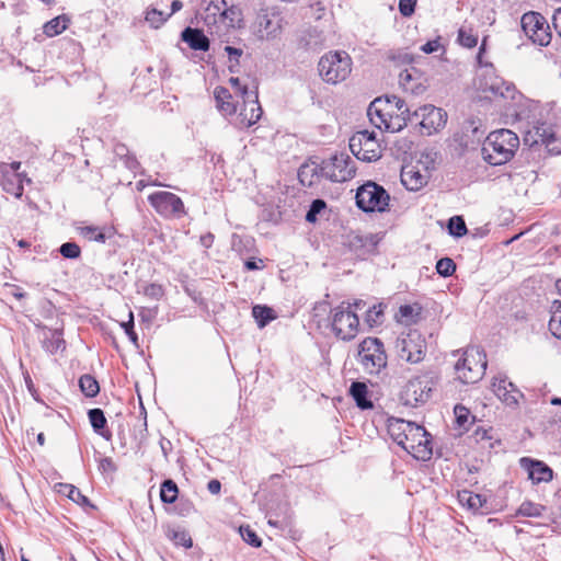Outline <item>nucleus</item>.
<instances>
[{"instance_id": "a211bd4d", "label": "nucleus", "mask_w": 561, "mask_h": 561, "mask_svg": "<svg viewBox=\"0 0 561 561\" xmlns=\"http://www.w3.org/2000/svg\"><path fill=\"white\" fill-rule=\"evenodd\" d=\"M241 98L244 107L240 112V122L247 127L254 125L262 116L263 111L257 100V92L249 90L248 87L241 89Z\"/></svg>"}, {"instance_id": "c03bdc74", "label": "nucleus", "mask_w": 561, "mask_h": 561, "mask_svg": "<svg viewBox=\"0 0 561 561\" xmlns=\"http://www.w3.org/2000/svg\"><path fill=\"white\" fill-rule=\"evenodd\" d=\"M448 231L451 236L462 237L467 233L465 220L460 216H454L448 220Z\"/></svg>"}, {"instance_id": "b1692460", "label": "nucleus", "mask_w": 561, "mask_h": 561, "mask_svg": "<svg viewBox=\"0 0 561 561\" xmlns=\"http://www.w3.org/2000/svg\"><path fill=\"white\" fill-rule=\"evenodd\" d=\"M181 37L194 50L207 51L209 49V39L198 28L186 27L182 32Z\"/></svg>"}, {"instance_id": "cd10ccee", "label": "nucleus", "mask_w": 561, "mask_h": 561, "mask_svg": "<svg viewBox=\"0 0 561 561\" xmlns=\"http://www.w3.org/2000/svg\"><path fill=\"white\" fill-rule=\"evenodd\" d=\"M321 176L320 165L316 163L302 164L298 170V179L304 186L311 187L318 184Z\"/></svg>"}, {"instance_id": "f8f14e48", "label": "nucleus", "mask_w": 561, "mask_h": 561, "mask_svg": "<svg viewBox=\"0 0 561 561\" xmlns=\"http://www.w3.org/2000/svg\"><path fill=\"white\" fill-rule=\"evenodd\" d=\"M520 26L525 35L536 45L547 46L551 41L550 27L547 20L538 12L524 13Z\"/></svg>"}, {"instance_id": "864d4df0", "label": "nucleus", "mask_w": 561, "mask_h": 561, "mask_svg": "<svg viewBox=\"0 0 561 561\" xmlns=\"http://www.w3.org/2000/svg\"><path fill=\"white\" fill-rule=\"evenodd\" d=\"M222 19L221 21L229 20V25L234 26L237 23L241 21L240 15L241 12L236 7H227V3L225 2V10H222Z\"/></svg>"}, {"instance_id": "f03ea898", "label": "nucleus", "mask_w": 561, "mask_h": 561, "mask_svg": "<svg viewBox=\"0 0 561 561\" xmlns=\"http://www.w3.org/2000/svg\"><path fill=\"white\" fill-rule=\"evenodd\" d=\"M486 365V356L480 347H468L455 365L457 378L463 383H476L483 377Z\"/></svg>"}, {"instance_id": "dca6fc26", "label": "nucleus", "mask_w": 561, "mask_h": 561, "mask_svg": "<svg viewBox=\"0 0 561 561\" xmlns=\"http://www.w3.org/2000/svg\"><path fill=\"white\" fill-rule=\"evenodd\" d=\"M492 390L506 407L513 409H516L519 400L524 398L522 391L506 376L494 377Z\"/></svg>"}, {"instance_id": "0e129e2a", "label": "nucleus", "mask_w": 561, "mask_h": 561, "mask_svg": "<svg viewBox=\"0 0 561 561\" xmlns=\"http://www.w3.org/2000/svg\"><path fill=\"white\" fill-rule=\"evenodd\" d=\"M225 50L227 51L230 60L238 61V58L242 55V50L232 46H226Z\"/></svg>"}, {"instance_id": "8fccbe9b", "label": "nucleus", "mask_w": 561, "mask_h": 561, "mask_svg": "<svg viewBox=\"0 0 561 561\" xmlns=\"http://www.w3.org/2000/svg\"><path fill=\"white\" fill-rule=\"evenodd\" d=\"M59 252L65 259H78L81 255V249L75 242L62 243L59 248Z\"/></svg>"}, {"instance_id": "c9c22d12", "label": "nucleus", "mask_w": 561, "mask_h": 561, "mask_svg": "<svg viewBox=\"0 0 561 561\" xmlns=\"http://www.w3.org/2000/svg\"><path fill=\"white\" fill-rule=\"evenodd\" d=\"M68 22L69 19L66 15L56 16L45 23L44 33L49 37L56 36L67 28Z\"/></svg>"}, {"instance_id": "09e8293b", "label": "nucleus", "mask_w": 561, "mask_h": 561, "mask_svg": "<svg viewBox=\"0 0 561 561\" xmlns=\"http://www.w3.org/2000/svg\"><path fill=\"white\" fill-rule=\"evenodd\" d=\"M240 535L242 539L251 545L252 547L259 548L262 545V540L257 534L250 526H240Z\"/></svg>"}, {"instance_id": "a19ab883", "label": "nucleus", "mask_w": 561, "mask_h": 561, "mask_svg": "<svg viewBox=\"0 0 561 561\" xmlns=\"http://www.w3.org/2000/svg\"><path fill=\"white\" fill-rule=\"evenodd\" d=\"M79 387L82 393L88 398L95 397L100 391L99 382L91 375L81 376L79 379Z\"/></svg>"}, {"instance_id": "9b49d317", "label": "nucleus", "mask_w": 561, "mask_h": 561, "mask_svg": "<svg viewBox=\"0 0 561 561\" xmlns=\"http://www.w3.org/2000/svg\"><path fill=\"white\" fill-rule=\"evenodd\" d=\"M350 150L362 161L373 162L381 157L380 145L374 133L360 130L350 138Z\"/></svg>"}, {"instance_id": "aec40b11", "label": "nucleus", "mask_w": 561, "mask_h": 561, "mask_svg": "<svg viewBox=\"0 0 561 561\" xmlns=\"http://www.w3.org/2000/svg\"><path fill=\"white\" fill-rule=\"evenodd\" d=\"M483 135L484 130L480 129L474 121H468L463 124L461 131L455 135V140L458 141L462 148H469L479 144Z\"/></svg>"}, {"instance_id": "ea45409f", "label": "nucleus", "mask_w": 561, "mask_h": 561, "mask_svg": "<svg viewBox=\"0 0 561 561\" xmlns=\"http://www.w3.org/2000/svg\"><path fill=\"white\" fill-rule=\"evenodd\" d=\"M179 489L176 483L171 480H164L161 484L160 497L163 503L172 504L176 501Z\"/></svg>"}, {"instance_id": "13d9d810", "label": "nucleus", "mask_w": 561, "mask_h": 561, "mask_svg": "<svg viewBox=\"0 0 561 561\" xmlns=\"http://www.w3.org/2000/svg\"><path fill=\"white\" fill-rule=\"evenodd\" d=\"M381 314H382V310L380 309V306L379 307L373 306L371 308H369L367 310V314H366L367 323L370 327L376 324V323H378L379 318L381 317Z\"/></svg>"}, {"instance_id": "37998d69", "label": "nucleus", "mask_w": 561, "mask_h": 561, "mask_svg": "<svg viewBox=\"0 0 561 561\" xmlns=\"http://www.w3.org/2000/svg\"><path fill=\"white\" fill-rule=\"evenodd\" d=\"M59 492L66 494L71 501L79 505H90L89 499L72 484H60Z\"/></svg>"}, {"instance_id": "ddd939ff", "label": "nucleus", "mask_w": 561, "mask_h": 561, "mask_svg": "<svg viewBox=\"0 0 561 561\" xmlns=\"http://www.w3.org/2000/svg\"><path fill=\"white\" fill-rule=\"evenodd\" d=\"M433 389V382L427 376L410 379L400 393V401L407 407H417L425 403Z\"/></svg>"}, {"instance_id": "5fc2aeb1", "label": "nucleus", "mask_w": 561, "mask_h": 561, "mask_svg": "<svg viewBox=\"0 0 561 561\" xmlns=\"http://www.w3.org/2000/svg\"><path fill=\"white\" fill-rule=\"evenodd\" d=\"M325 202L323 199H314L309 210L306 214V220L309 222H314L317 220L318 214L325 208Z\"/></svg>"}, {"instance_id": "2eb2a0df", "label": "nucleus", "mask_w": 561, "mask_h": 561, "mask_svg": "<svg viewBox=\"0 0 561 561\" xmlns=\"http://www.w3.org/2000/svg\"><path fill=\"white\" fill-rule=\"evenodd\" d=\"M413 119H421L420 125L426 130L427 135H432L442 129L447 122V114L439 107L434 105H424L412 113Z\"/></svg>"}, {"instance_id": "603ef678", "label": "nucleus", "mask_w": 561, "mask_h": 561, "mask_svg": "<svg viewBox=\"0 0 561 561\" xmlns=\"http://www.w3.org/2000/svg\"><path fill=\"white\" fill-rule=\"evenodd\" d=\"M454 413L457 424L468 430L467 425L469 424L470 411L466 407L457 404L454 409Z\"/></svg>"}, {"instance_id": "5701e85b", "label": "nucleus", "mask_w": 561, "mask_h": 561, "mask_svg": "<svg viewBox=\"0 0 561 561\" xmlns=\"http://www.w3.org/2000/svg\"><path fill=\"white\" fill-rule=\"evenodd\" d=\"M417 70L414 68L405 69L399 75V84L405 91L411 94H421L425 91V85L420 81V77H415Z\"/></svg>"}, {"instance_id": "69168bd1", "label": "nucleus", "mask_w": 561, "mask_h": 561, "mask_svg": "<svg viewBox=\"0 0 561 561\" xmlns=\"http://www.w3.org/2000/svg\"><path fill=\"white\" fill-rule=\"evenodd\" d=\"M207 489L211 494H218L221 489V483L216 479L210 480L207 484Z\"/></svg>"}, {"instance_id": "a18cd8bd", "label": "nucleus", "mask_w": 561, "mask_h": 561, "mask_svg": "<svg viewBox=\"0 0 561 561\" xmlns=\"http://www.w3.org/2000/svg\"><path fill=\"white\" fill-rule=\"evenodd\" d=\"M436 271L440 276L448 277L455 273L456 264L450 257H443L437 261Z\"/></svg>"}, {"instance_id": "58836bf2", "label": "nucleus", "mask_w": 561, "mask_h": 561, "mask_svg": "<svg viewBox=\"0 0 561 561\" xmlns=\"http://www.w3.org/2000/svg\"><path fill=\"white\" fill-rule=\"evenodd\" d=\"M252 314L260 328L265 327L270 321L275 319V312L267 306L256 305L252 309Z\"/></svg>"}, {"instance_id": "338daca9", "label": "nucleus", "mask_w": 561, "mask_h": 561, "mask_svg": "<svg viewBox=\"0 0 561 561\" xmlns=\"http://www.w3.org/2000/svg\"><path fill=\"white\" fill-rule=\"evenodd\" d=\"M552 22H553V26L557 31L561 30V8L557 9L554 11Z\"/></svg>"}, {"instance_id": "de8ad7c7", "label": "nucleus", "mask_w": 561, "mask_h": 561, "mask_svg": "<svg viewBox=\"0 0 561 561\" xmlns=\"http://www.w3.org/2000/svg\"><path fill=\"white\" fill-rule=\"evenodd\" d=\"M543 506L531 502H524L519 508L518 514L528 517H540L542 515Z\"/></svg>"}, {"instance_id": "412c9836", "label": "nucleus", "mask_w": 561, "mask_h": 561, "mask_svg": "<svg viewBox=\"0 0 561 561\" xmlns=\"http://www.w3.org/2000/svg\"><path fill=\"white\" fill-rule=\"evenodd\" d=\"M400 176L403 186L412 192L421 190L427 183L428 179L426 174H423L413 165L403 167Z\"/></svg>"}, {"instance_id": "f257e3e1", "label": "nucleus", "mask_w": 561, "mask_h": 561, "mask_svg": "<svg viewBox=\"0 0 561 561\" xmlns=\"http://www.w3.org/2000/svg\"><path fill=\"white\" fill-rule=\"evenodd\" d=\"M519 147L518 136L510 129L491 131L483 141L482 158L491 165H502L512 160Z\"/></svg>"}, {"instance_id": "473e14b6", "label": "nucleus", "mask_w": 561, "mask_h": 561, "mask_svg": "<svg viewBox=\"0 0 561 561\" xmlns=\"http://www.w3.org/2000/svg\"><path fill=\"white\" fill-rule=\"evenodd\" d=\"M350 393L358 408L363 410L373 408L371 401L367 399L368 389L364 382H353L350 388Z\"/></svg>"}, {"instance_id": "6e6552de", "label": "nucleus", "mask_w": 561, "mask_h": 561, "mask_svg": "<svg viewBox=\"0 0 561 561\" xmlns=\"http://www.w3.org/2000/svg\"><path fill=\"white\" fill-rule=\"evenodd\" d=\"M396 351L399 359L409 364H417L425 357L426 341L420 332L410 331L397 340Z\"/></svg>"}, {"instance_id": "7ed1b4c3", "label": "nucleus", "mask_w": 561, "mask_h": 561, "mask_svg": "<svg viewBox=\"0 0 561 561\" xmlns=\"http://www.w3.org/2000/svg\"><path fill=\"white\" fill-rule=\"evenodd\" d=\"M320 77L331 84L344 81L352 71V59L345 51H330L318 64Z\"/></svg>"}, {"instance_id": "6e6d98bb", "label": "nucleus", "mask_w": 561, "mask_h": 561, "mask_svg": "<svg viewBox=\"0 0 561 561\" xmlns=\"http://www.w3.org/2000/svg\"><path fill=\"white\" fill-rule=\"evenodd\" d=\"M144 295L153 300H160L163 296V288L159 284H148L144 287Z\"/></svg>"}, {"instance_id": "e433bc0d", "label": "nucleus", "mask_w": 561, "mask_h": 561, "mask_svg": "<svg viewBox=\"0 0 561 561\" xmlns=\"http://www.w3.org/2000/svg\"><path fill=\"white\" fill-rule=\"evenodd\" d=\"M167 537L172 540L176 546H182L186 549L192 548L193 540L190 534L182 528H169Z\"/></svg>"}, {"instance_id": "c85d7f7f", "label": "nucleus", "mask_w": 561, "mask_h": 561, "mask_svg": "<svg viewBox=\"0 0 561 561\" xmlns=\"http://www.w3.org/2000/svg\"><path fill=\"white\" fill-rule=\"evenodd\" d=\"M413 116H412V113L409 111V112H400V113H396L394 116H388L386 117V123L385 124H380V127H378L379 129H385L387 131H390V133H397V131H400L402 130L408 122H413Z\"/></svg>"}, {"instance_id": "1a4fd4ad", "label": "nucleus", "mask_w": 561, "mask_h": 561, "mask_svg": "<svg viewBox=\"0 0 561 561\" xmlns=\"http://www.w3.org/2000/svg\"><path fill=\"white\" fill-rule=\"evenodd\" d=\"M402 111L409 112L405 102L397 95H387L375 99L368 106L367 115L373 125L380 127V124L386 123V117L394 116Z\"/></svg>"}, {"instance_id": "3c124183", "label": "nucleus", "mask_w": 561, "mask_h": 561, "mask_svg": "<svg viewBox=\"0 0 561 561\" xmlns=\"http://www.w3.org/2000/svg\"><path fill=\"white\" fill-rule=\"evenodd\" d=\"M169 15H165L162 11L152 9L147 12L146 21L153 27H159L163 24Z\"/></svg>"}, {"instance_id": "79ce46f5", "label": "nucleus", "mask_w": 561, "mask_h": 561, "mask_svg": "<svg viewBox=\"0 0 561 561\" xmlns=\"http://www.w3.org/2000/svg\"><path fill=\"white\" fill-rule=\"evenodd\" d=\"M552 316L549 321L550 332L561 340V300H554L552 304Z\"/></svg>"}, {"instance_id": "c756f323", "label": "nucleus", "mask_w": 561, "mask_h": 561, "mask_svg": "<svg viewBox=\"0 0 561 561\" xmlns=\"http://www.w3.org/2000/svg\"><path fill=\"white\" fill-rule=\"evenodd\" d=\"M412 422L389 417L387 421V430L391 438L400 445L403 439H407V430L410 427Z\"/></svg>"}, {"instance_id": "4c0bfd02", "label": "nucleus", "mask_w": 561, "mask_h": 561, "mask_svg": "<svg viewBox=\"0 0 561 561\" xmlns=\"http://www.w3.org/2000/svg\"><path fill=\"white\" fill-rule=\"evenodd\" d=\"M78 232L84 239L89 241H95L100 243H104L106 241V236L102 228L96 226H79L77 227Z\"/></svg>"}, {"instance_id": "6ab92c4d", "label": "nucleus", "mask_w": 561, "mask_h": 561, "mask_svg": "<svg viewBox=\"0 0 561 561\" xmlns=\"http://www.w3.org/2000/svg\"><path fill=\"white\" fill-rule=\"evenodd\" d=\"M519 463L534 483L549 482L552 480V470L542 461L524 457L519 460Z\"/></svg>"}, {"instance_id": "9d476101", "label": "nucleus", "mask_w": 561, "mask_h": 561, "mask_svg": "<svg viewBox=\"0 0 561 561\" xmlns=\"http://www.w3.org/2000/svg\"><path fill=\"white\" fill-rule=\"evenodd\" d=\"M331 327L337 339L351 341L358 333L359 320L350 305L347 307L342 305L332 311Z\"/></svg>"}, {"instance_id": "f3484780", "label": "nucleus", "mask_w": 561, "mask_h": 561, "mask_svg": "<svg viewBox=\"0 0 561 561\" xmlns=\"http://www.w3.org/2000/svg\"><path fill=\"white\" fill-rule=\"evenodd\" d=\"M283 19L276 12H268L266 10H262L255 20L254 26L255 32L260 38H274L276 37L283 27Z\"/></svg>"}, {"instance_id": "423d86ee", "label": "nucleus", "mask_w": 561, "mask_h": 561, "mask_svg": "<svg viewBox=\"0 0 561 561\" xmlns=\"http://www.w3.org/2000/svg\"><path fill=\"white\" fill-rule=\"evenodd\" d=\"M399 446L417 460L426 461L432 457L431 436L423 426L414 422L407 430V439Z\"/></svg>"}, {"instance_id": "bf43d9fd", "label": "nucleus", "mask_w": 561, "mask_h": 561, "mask_svg": "<svg viewBox=\"0 0 561 561\" xmlns=\"http://www.w3.org/2000/svg\"><path fill=\"white\" fill-rule=\"evenodd\" d=\"M398 317L400 321L409 322L414 317V308L410 305H403L399 308Z\"/></svg>"}, {"instance_id": "a878e982", "label": "nucleus", "mask_w": 561, "mask_h": 561, "mask_svg": "<svg viewBox=\"0 0 561 561\" xmlns=\"http://www.w3.org/2000/svg\"><path fill=\"white\" fill-rule=\"evenodd\" d=\"M1 172L3 190L15 197H21L23 194L22 174L9 172L8 170H2Z\"/></svg>"}, {"instance_id": "72a5a7b5", "label": "nucleus", "mask_w": 561, "mask_h": 561, "mask_svg": "<svg viewBox=\"0 0 561 561\" xmlns=\"http://www.w3.org/2000/svg\"><path fill=\"white\" fill-rule=\"evenodd\" d=\"M458 500L469 510L479 511L483 504L485 503V499H483L480 494H476L471 491L463 490L458 493Z\"/></svg>"}, {"instance_id": "e2e57ef3", "label": "nucleus", "mask_w": 561, "mask_h": 561, "mask_svg": "<svg viewBox=\"0 0 561 561\" xmlns=\"http://www.w3.org/2000/svg\"><path fill=\"white\" fill-rule=\"evenodd\" d=\"M100 468L103 471H115L116 470V467H115L113 460L111 458H108V457H105V458L101 459Z\"/></svg>"}, {"instance_id": "774afa93", "label": "nucleus", "mask_w": 561, "mask_h": 561, "mask_svg": "<svg viewBox=\"0 0 561 561\" xmlns=\"http://www.w3.org/2000/svg\"><path fill=\"white\" fill-rule=\"evenodd\" d=\"M21 167V162L19 161H14L10 164H3V169L2 170H8L9 172H13V173H19V169Z\"/></svg>"}, {"instance_id": "0eeeda50", "label": "nucleus", "mask_w": 561, "mask_h": 561, "mask_svg": "<svg viewBox=\"0 0 561 561\" xmlns=\"http://www.w3.org/2000/svg\"><path fill=\"white\" fill-rule=\"evenodd\" d=\"M320 170L322 176L331 182H346L355 175L356 167L347 153L341 152L323 160Z\"/></svg>"}, {"instance_id": "f704fd0d", "label": "nucleus", "mask_w": 561, "mask_h": 561, "mask_svg": "<svg viewBox=\"0 0 561 561\" xmlns=\"http://www.w3.org/2000/svg\"><path fill=\"white\" fill-rule=\"evenodd\" d=\"M65 340L61 337V333L58 330L51 331L50 336H46L43 341V348L50 354H55L59 350H65Z\"/></svg>"}, {"instance_id": "4d7b16f0", "label": "nucleus", "mask_w": 561, "mask_h": 561, "mask_svg": "<svg viewBox=\"0 0 561 561\" xmlns=\"http://www.w3.org/2000/svg\"><path fill=\"white\" fill-rule=\"evenodd\" d=\"M416 0H400L399 11L403 16H410L414 13Z\"/></svg>"}, {"instance_id": "bb28decb", "label": "nucleus", "mask_w": 561, "mask_h": 561, "mask_svg": "<svg viewBox=\"0 0 561 561\" xmlns=\"http://www.w3.org/2000/svg\"><path fill=\"white\" fill-rule=\"evenodd\" d=\"M214 95L217 107L224 115H233L237 112V105L231 102L232 95L228 89L217 87L214 91Z\"/></svg>"}, {"instance_id": "4be33fe9", "label": "nucleus", "mask_w": 561, "mask_h": 561, "mask_svg": "<svg viewBox=\"0 0 561 561\" xmlns=\"http://www.w3.org/2000/svg\"><path fill=\"white\" fill-rule=\"evenodd\" d=\"M479 89L486 93V98L491 96H501V98H508L511 94H513L514 89L507 84H505L501 79L494 77L490 79V82L488 80H480L479 82Z\"/></svg>"}, {"instance_id": "052dcab7", "label": "nucleus", "mask_w": 561, "mask_h": 561, "mask_svg": "<svg viewBox=\"0 0 561 561\" xmlns=\"http://www.w3.org/2000/svg\"><path fill=\"white\" fill-rule=\"evenodd\" d=\"M440 43L438 39L428 41L424 45L421 46V50L425 54H432L439 49Z\"/></svg>"}, {"instance_id": "2f4dec72", "label": "nucleus", "mask_w": 561, "mask_h": 561, "mask_svg": "<svg viewBox=\"0 0 561 561\" xmlns=\"http://www.w3.org/2000/svg\"><path fill=\"white\" fill-rule=\"evenodd\" d=\"M88 416L93 430L105 439H111L112 434L108 431H105L106 417L104 412L99 408L91 409L88 412Z\"/></svg>"}, {"instance_id": "4468645a", "label": "nucleus", "mask_w": 561, "mask_h": 561, "mask_svg": "<svg viewBox=\"0 0 561 561\" xmlns=\"http://www.w3.org/2000/svg\"><path fill=\"white\" fill-rule=\"evenodd\" d=\"M148 201L154 210L165 218H181L186 214L182 199L171 192L152 193Z\"/></svg>"}, {"instance_id": "393cba45", "label": "nucleus", "mask_w": 561, "mask_h": 561, "mask_svg": "<svg viewBox=\"0 0 561 561\" xmlns=\"http://www.w3.org/2000/svg\"><path fill=\"white\" fill-rule=\"evenodd\" d=\"M222 10H225V0H203L202 18L208 26L215 25L221 21Z\"/></svg>"}, {"instance_id": "680f3d73", "label": "nucleus", "mask_w": 561, "mask_h": 561, "mask_svg": "<svg viewBox=\"0 0 561 561\" xmlns=\"http://www.w3.org/2000/svg\"><path fill=\"white\" fill-rule=\"evenodd\" d=\"M128 318H129V323H130V328H129L130 330L127 331L126 334L129 337V340L131 341V343L137 345L138 336H137V334L134 331V314H133L131 311L129 312Z\"/></svg>"}, {"instance_id": "7c9ffc66", "label": "nucleus", "mask_w": 561, "mask_h": 561, "mask_svg": "<svg viewBox=\"0 0 561 561\" xmlns=\"http://www.w3.org/2000/svg\"><path fill=\"white\" fill-rule=\"evenodd\" d=\"M350 248L354 251H363V253L373 252L377 245V241L373 234H351L348 237Z\"/></svg>"}, {"instance_id": "49530a36", "label": "nucleus", "mask_w": 561, "mask_h": 561, "mask_svg": "<svg viewBox=\"0 0 561 561\" xmlns=\"http://www.w3.org/2000/svg\"><path fill=\"white\" fill-rule=\"evenodd\" d=\"M458 42L463 47L473 48L478 44V36L471 30L461 27L458 32Z\"/></svg>"}, {"instance_id": "20e7f679", "label": "nucleus", "mask_w": 561, "mask_h": 561, "mask_svg": "<svg viewBox=\"0 0 561 561\" xmlns=\"http://www.w3.org/2000/svg\"><path fill=\"white\" fill-rule=\"evenodd\" d=\"M356 205L366 213L385 211L389 205L390 196L379 184L368 181L356 191Z\"/></svg>"}, {"instance_id": "39448f33", "label": "nucleus", "mask_w": 561, "mask_h": 561, "mask_svg": "<svg viewBox=\"0 0 561 561\" xmlns=\"http://www.w3.org/2000/svg\"><path fill=\"white\" fill-rule=\"evenodd\" d=\"M357 358L368 374H378L387 365L383 344L377 337H366L359 343Z\"/></svg>"}]
</instances>
